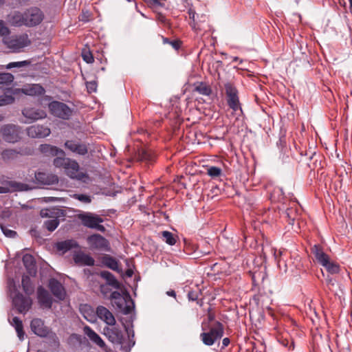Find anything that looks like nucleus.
I'll use <instances>...</instances> for the list:
<instances>
[{
	"mask_svg": "<svg viewBox=\"0 0 352 352\" xmlns=\"http://www.w3.org/2000/svg\"><path fill=\"white\" fill-rule=\"evenodd\" d=\"M10 296L12 305L19 314H25L32 308V300L29 296H25L17 291L13 279L9 281Z\"/></svg>",
	"mask_w": 352,
	"mask_h": 352,
	"instance_id": "f257e3e1",
	"label": "nucleus"
},
{
	"mask_svg": "<svg viewBox=\"0 0 352 352\" xmlns=\"http://www.w3.org/2000/svg\"><path fill=\"white\" fill-rule=\"evenodd\" d=\"M110 298L113 306L123 314H129L133 308V302L129 294L122 295L120 292L115 291L111 294Z\"/></svg>",
	"mask_w": 352,
	"mask_h": 352,
	"instance_id": "f03ea898",
	"label": "nucleus"
},
{
	"mask_svg": "<svg viewBox=\"0 0 352 352\" xmlns=\"http://www.w3.org/2000/svg\"><path fill=\"white\" fill-rule=\"evenodd\" d=\"M224 334V327L219 321H215L210 327L209 331L200 334V338L206 346L213 345L220 340Z\"/></svg>",
	"mask_w": 352,
	"mask_h": 352,
	"instance_id": "7ed1b4c3",
	"label": "nucleus"
},
{
	"mask_svg": "<svg viewBox=\"0 0 352 352\" xmlns=\"http://www.w3.org/2000/svg\"><path fill=\"white\" fill-rule=\"evenodd\" d=\"M3 42L13 52H19L31 43L27 34L5 36L3 38Z\"/></svg>",
	"mask_w": 352,
	"mask_h": 352,
	"instance_id": "20e7f679",
	"label": "nucleus"
},
{
	"mask_svg": "<svg viewBox=\"0 0 352 352\" xmlns=\"http://www.w3.org/2000/svg\"><path fill=\"white\" fill-rule=\"evenodd\" d=\"M226 100L228 107L234 112L242 111L239 101V91L234 83L228 82L224 85Z\"/></svg>",
	"mask_w": 352,
	"mask_h": 352,
	"instance_id": "39448f33",
	"label": "nucleus"
},
{
	"mask_svg": "<svg viewBox=\"0 0 352 352\" xmlns=\"http://www.w3.org/2000/svg\"><path fill=\"white\" fill-rule=\"evenodd\" d=\"M78 218L81 221L82 225L87 228L96 229L100 232L105 231V228L100 224L103 222V219L98 215L87 212L79 214Z\"/></svg>",
	"mask_w": 352,
	"mask_h": 352,
	"instance_id": "423d86ee",
	"label": "nucleus"
},
{
	"mask_svg": "<svg viewBox=\"0 0 352 352\" xmlns=\"http://www.w3.org/2000/svg\"><path fill=\"white\" fill-rule=\"evenodd\" d=\"M102 334L113 344L122 345L124 336L120 328L116 324L103 328Z\"/></svg>",
	"mask_w": 352,
	"mask_h": 352,
	"instance_id": "0eeeda50",
	"label": "nucleus"
},
{
	"mask_svg": "<svg viewBox=\"0 0 352 352\" xmlns=\"http://www.w3.org/2000/svg\"><path fill=\"white\" fill-rule=\"evenodd\" d=\"M25 20V26L34 27L40 24L43 19V12L36 7H32L27 9L24 12Z\"/></svg>",
	"mask_w": 352,
	"mask_h": 352,
	"instance_id": "6e6552de",
	"label": "nucleus"
},
{
	"mask_svg": "<svg viewBox=\"0 0 352 352\" xmlns=\"http://www.w3.org/2000/svg\"><path fill=\"white\" fill-rule=\"evenodd\" d=\"M21 128L14 124H6L1 127V133L3 139L10 143H15L20 139Z\"/></svg>",
	"mask_w": 352,
	"mask_h": 352,
	"instance_id": "1a4fd4ad",
	"label": "nucleus"
},
{
	"mask_svg": "<svg viewBox=\"0 0 352 352\" xmlns=\"http://www.w3.org/2000/svg\"><path fill=\"white\" fill-rule=\"evenodd\" d=\"M49 109L52 115L64 120L69 119L72 114V110L67 104L58 101L50 102Z\"/></svg>",
	"mask_w": 352,
	"mask_h": 352,
	"instance_id": "9d476101",
	"label": "nucleus"
},
{
	"mask_svg": "<svg viewBox=\"0 0 352 352\" xmlns=\"http://www.w3.org/2000/svg\"><path fill=\"white\" fill-rule=\"evenodd\" d=\"M87 243L91 249L100 251H110L108 240L100 234H94L88 236Z\"/></svg>",
	"mask_w": 352,
	"mask_h": 352,
	"instance_id": "9b49d317",
	"label": "nucleus"
},
{
	"mask_svg": "<svg viewBox=\"0 0 352 352\" xmlns=\"http://www.w3.org/2000/svg\"><path fill=\"white\" fill-rule=\"evenodd\" d=\"M64 146L66 149L78 155L85 156L89 151L88 144L78 140H67Z\"/></svg>",
	"mask_w": 352,
	"mask_h": 352,
	"instance_id": "f8f14e48",
	"label": "nucleus"
},
{
	"mask_svg": "<svg viewBox=\"0 0 352 352\" xmlns=\"http://www.w3.org/2000/svg\"><path fill=\"white\" fill-rule=\"evenodd\" d=\"M45 89L38 84H31L24 86L21 89H14L12 90L13 95L23 94L25 95L34 96L44 94Z\"/></svg>",
	"mask_w": 352,
	"mask_h": 352,
	"instance_id": "ddd939ff",
	"label": "nucleus"
},
{
	"mask_svg": "<svg viewBox=\"0 0 352 352\" xmlns=\"http://www.w3.org/2000/svg\"><path fill=\"white\" fill-rule=\"evenodd\" d=\"M27 135L31 138H44L50 135V129L43 125L34 124L26 129Z\"/></svg>",
	"mask_w": 352,
	"mask_h": 352,
	"instance_id": "4468645a",
	"label": "nucleus"
},
{
	"mask_svg": "<svg viewBox=\"0 0 352 352\" xmlns=\"http://www.w3.org/2000/svg\"><path fill=\"white\" fill-rule=\"evenodd\" d=\"M96 318L103 321L107 326L116 324V320L113 314L105 307L100 305L96 309Z\"/></svg>",
	"mask_w": 352,
	"mask_h": 352,
	"instance_id": "2eb2a0df",
	"label": "nucleus"
},
{
	"mask_svg": "<svg viewBox=\"0 0 352 352\" xmlns=\"http://www.w3.org/2000/svg\"><path fill=\"white\" fill-rule=\"evenodd\" d=\"M30 328L34 333L40 337H47L50 333L49 328L41 318H34L30 322Z\"/></svg>",
	"mask_w": 352,
	"mask_h": 352,
	"instance_id": "dca6fc26",
	"label": "nucleus"
},
{
	"mask_svg": "<svg viewBox=\"0 0 352 352\" xmlns=\"http://www.w3.org/2000/svg\"><path fill=\"white\" fill-rule=\"evenodd\" d=\"M64 170L66 175L72 179L81 180L85 177L84 173L80 171L78 163L74 160H70Z\"/></svg>",
	"mask_w": 352,
	"mask_h": 352,
	"instance_id": "f3484780",
	"label": "nucleus"
},
{
	"mask_svg": "<svg viewBox=\"0 0 352 352\" xmlns=\"http://www.w3.org/2000/svg\"><path fill=\"white\" fill-rule=\"evenodd\" d=\"M49 288L53 295L60 300L65 299L66 292L63 285L56 279L51 278L49 281Z\"/></svg>",
	"mask_w": 352,
	"mask_h": 352,
	"instance_id": "a211bd4d",
	"label": "nucleus"
},
{
	"mask_svg": "<svg viewBox=\"0 0 352 352\" xmlns=\"http://www.w3.org/2000/svg\"><path fill=\"white\" fill-rule=\"evenodd\" d=\"M22 114L25 118L28 119L30 122L43 119L47 116L45 111L33 107H27L23 109Z\"/></svg>",
	"mask_w": 352,
	"mask_h": 352,
	"instance_id": "6ab92c4d",
	"label": "nucleus"
},
{
	"mask_svg": "<svg viewBox=\"0 0 352 352\" xmlns=\"http://www.w3.org/2000/svg\"><path fill=\"white\" fill-rule=\"evenodd\" d=\"M37 298L41 307L50 309L52 305V298L49 292L42 286L37 289Z\"/></svg>",
	"mask_w": 352,
	"mask_h": 352,
	"instance_id": "aec40b11",
	"label": "nucleus"
},
{
	"mask_svg": "<svg viewBox=\"0 0 352 352\" xmlns=\"http://www.w3.org/2000/svg\"><path fill=\"white\" fill-rule=\"evenodd\" d=\"M73 259L74 263L80 266H93L95 263L94 259L91 256L81 251L75 252Z\"/></svg>",
	"mask_w": 352,
	"mask_h": 352,
	"instance_id": "412c9836",
	"label": "nucleus"
},
{
	"mask_svg": "<svg viewBox=\"0 0 352 352\" xmlns=\"http://www.w3.org/2000/svg\"><path fill=\"white\" fill-rule=\"evenodd\" d=\"M83 332L93 343L102 349L106 348L107 345L104 340L90 327L87 325L83 327Z\"/></svg>",
	"mask_w": 352,
	"mask_h": 352,
	"instance_id": "4be33fe9",
	"label": "nucleus"
},
{
	"mask_svg": "<svg viewBox=\"0 0 352 352\" xmlns=\"http://www.w3.org/2000/svg\"><path fill=\"white\" fill-rule=\"evenodd\" d=\"M35 179L38 183L43 185H52L58 182V177L56 175L43 172L35 173Z\"/></svg>",
	"mask_w": 352,
	"mask_h": 352,
	"instance_id": "5701e85b",
	"label": "nucleus"
},
{
	"mask_svg": "<svg viewBox=\"0 0 352 352\" xmlns=\"http://www.w3.org/2000/svg\"><path fill=\"white\" fill-rule=\"evenodd\" d=\"M24 16V12L14 11L8 15L7 21L10 25L14 27L25 26L26 23Z\"/></svg>",
	"mask_w": 352,
	"mask_h": 352,
	"instance_id": "b1692460",
	"label": "nucleus"
},
{
	"mask_svg": "<svg viewBox=\"0 0 352 352\" xmlns=\"http://www.w3.org/2000/svg\"><path fill=\"white\" fill-rule=\"evenodd\" d=\"M311 252L314 254L316 261L321 265H325L330 258L329 255L323 251L322 248L318 244L311 247Z\"/></svg>",
	"mask_w": 352,
	"mask_h": 352,
	"instance_id": "393cba45",
	"label": "nucleus"
},
{
	"mask_svg": "<svg viewBox=\"0 0 352 352\" xmlns=\"http://www.w3.org/2000/svg\"><path fill=\"white\" fill-rule=\"evenodd\" d=\"M27 272L32 276H34L37 272V267L34 258L30 254H25L22 258Z\"/></svg>",
	"mask_w": 352,
	"mask_h": 352,
	"instance_id": "a878e982",
	"label": "nucleus"
},
{
	"mask_svg": "<svg viewBox=\"0 0 352 352\" xmlns=\"http://www.w3.org/2000/svg\"><path fill=\"white\" fill-rule=\"evenodd\" d=\"M8 184L9 187L0 186V193H7L10 190L14 191H26L30 189L28 184L21 182L11 181L8 182Z\"/></svg>",
	"mask_w": 352,
	"mask_h": 352,
	"instance_id": "bb28decb",
	"label": "nucleus"
},
{
	"mask_svg": "<svg viewBox=\"0 0 352 352\" xmlns=\"http://www.w3.org/2000/svg\"><path fill=\"white\" fill-rule=\"evenodd\" d=\"M56 248L58 251H62L63 253H65L73 248H79V245L75 240L67 239L58 242L56 245Z\"/></svg>",
	"mask_w": 352,
	"mask_h": 352,
	"instance_id": "cd10ccee",
	"label": "nucleus"
},
{
	"mask_svg": "<svg viewBox=\"0 0 352 352\" xmlns=\"http://www.w3.org/2000/svg\"><path fill=\"white\" fill-rule=\"evenodd\" d=\"M80 312L88 322L94 323L96 321V314L90 306L85 305L80 307Z\"/></svg>",
	"mask_w": 352,
	"mask_h": 352,
	"instance_id": "c85d7f7f",
	"label": "nucleus"
},
{
	"mask_svg": "<svg viewBox=\"0 0 352 352\" xmlns=\"http://www.w3.org/2000/svg\"><path fill=\"white\" fill-rule=\"evenodd\" d=\"M102 263L104 265L109 267V269L118 272L119 271V263L113 256L106 254L102 257Z\"/></svg>",
	"mask_w": 352,
	"mask_h": 352,
	"instance_id": "c756f323",
	"label": "nucleus"
},
{
	"mask_svg": "<svg viewBox=\"0 0 352 352\" xmlns=\"http://www.w3.org/2000/svg\"><path fill=\"white\" fill-rule=\"evenodd\" d=\"M41 151L45 155H51L52 156L58 155L59 153L64 155V151L59 149L55 146L50 144H41L40 146Z\"/></svg>",
	"mask_w": 352,
	"mask_h": 352,
	"instance_id": "7c9ffc66",
	"label": "nucleus"
},
{
	"mask_svg": "<svg viewBox=\"0 0 352 352\" xmlns=\"http://www.w3.org/2000/svg\"><path fill=\"white\" fill-rule=\"evenodd\" d=\"M100 276L105 279L107 285L112 286L116 289L120 288V284L114 275L108 271H102L100 272Z\"/></svg>",
	"mask_w": 352,
	"mask_h": 352,
	"instance_id": "2f4dec72",
	"label": "nucleus"
},
{
	"mask_svg": "<svg viewBox=\"0 0 352 352\" xmlns=\"http://www.w3.org/2000/svg\"><path fill=\"white\" fill-rule=\"evenodd\" d=\"M11 324L14 327L19 340H23L25 332L23 331L22 320L19 318L15 316L12 318Z\"/></svg>",
	"mask_w": 352,
	"mask_h": 352,
	"instance_id": "473e14b6",
	"label": "nucleus"
},
{
	"mask_svg": "<svg viewBox=\"0 0 352 352\" xmlns=\"http://www.w3.org/2000/svg\"><path fill=\"white\" fill-rule=\"evenodd\" d=\"M21 285L23 292L27 295L29 296L34 293V287L29 276L23 275L22 276Z\"/></svg>",
	"mask_w": 352,
	"mask_h": 352,
	"instance_id": "72a5a7b5",
	"label": "nucleus"
},
{
	"mask_svg": "<svg viewBox=\"0 0 352 352\" xmlns=\"http://www.w3.org/2000/svg\"><path fill=\"white\" fill-rule=\"evenodd\" d=\"M195 91H197L199 94L204 95V96H209L210 95L212 92V89L209 85H208L206 82H199L195 88Z\"/></svg>",
	"mask_w": 352,
	"mask_h": 352,
	"instance_id": "f704fd0d",
	"label": "nucleus"
},
{
	"mask_svg": "<svg viewBox=\"0 0 352 352\" xmlns=\"http://www.w3.org/2000/svg\"><path fill=\"white\" fill-rule=\"evenodd\" d=\"M164 241L170 245H173L177 242V236L169 231H163L161 233Z\"/></svg>",
	"mask_w": 352,
	"mask_h": 352,
	"instance_id": "c9c22d12",
	"label": "nucleus"
},
{
	"mask_svg": "<svg viewBox=\"0 0 352 352\" xmlns=\"http://www.w3.org/2000/svg\"><path fill=\"white\" fill-rule=\"evenodd\" d=\"M19 154H20V152L16 150L6 149L1 153V156L4 160H10L16 159Z\"/></svg>",
	"mask_w": 352,
	"mask_h": 352,
	"instance_id": "e433bc0d",
	"label": "nucleus"
},
{
	"mask_svg": "<svg viewBox=\"0 0 352 352\" xmlns=\"http://www.w3.org/2000/svg\"><path fill=\"white\" fill-rule=\"evenodd\" d=\"M322 266L324 267L327 271L331 274H338L340 272L339 265L335 262H331L330 259L328 260L327 263Z\"/></svg>",
	"mask_w": 352,
	"mask_h": 352,
	"instance_id": "4c0bfd02",
	"label": "nucleus"
},
{
	"mask_svg": "<svg viewBox=\"0 0 352 352\" xmlns=\"http://www.w3.org/2000/svg\"><path fill=\"white\" fill-rule=\"evenodd\" d=\"M139 160L146 162L151 163L154 160V155L150 151L142 150L139 152Z\"/></svg>",
	"mask_w": 352,
	"mask_h": 352,
	"instance_id": "58836bf2",
	"label": "nucleus"
},
{
	"mask_svg": "<svg viewBox=\"0 0 352 352\" xmlns=\"http://www.w3.org/2000/svg\"><path fill=\"white\" fill-rule=\"evenodd\" d=\"M14 80V76L10 73H0V85H8Z\"/></svg>",
	"mask_w": 352,
	"mask_h": 352,
	"instance_id": "ea45409f",
	"label": "nucleus"
},
{
	"mask_svg": "<svg viewBox=\"0 0 352 352\" xmlns=\"http://www.w3.org/2000/svg\"><path fill=\"white\" fill-rule=\"evenodd\" d=\"M70 160L69 158L56 157L54 158L53 164L57 168H63L65 169Z\"/></svg>",
	"mask_w": 352,
	"mask_h": 352,
	"instance_id": "a19ab883",
	"label": "nucleus"
},
{
	"mask_svg": "<svg viewBox=\"0 0 352 352\" xmlns=\"http://www.w3.org/2000/svg\"><path fill=\"white\" fill-rule=\"evenodd\" d=\"M59 225V220L57 218L49 219L45 221L44 226L50 232H52L56 229Z\"/></svg>",
	"mask_w": 352,
	"mask_h": 352,
	"instance_id": "79ce46f5",
	"label": "nucleus"
},
{
	"mask_svg": "<svg viewBox=\"0 0 352 352\" xmlns=\"http://www.w3.org/2000/svg\"><path fill=\"white\" fill-rule=\"evenodd\" d=\"M12 94H8L7 93L0 96V106L7 105L12 104L14 101V98Z\"/></svg>",
	"mask_w": 352,
	"mask_h": 352,
	"instance_id": "37998d69",
	"label": "nucleus"
},
{
	"mask_svg": "<svg viewBox=\"0 0 352 352\" xmlns=\"http://www.w3.org/2000/svg\"><path fill=\"white\" fill-rule=\"evenodd\" d=\"M285 213L289 219V223H293L298 216L297 210L293 208H287Z\"/></svg>",
	"mask_w": 352,
	"mask_h": 352,
	"instance_id": "c03bdc74",
	"label": "nucleus"
},
{
	"mask_svg": "<svg viewBox=\"0 0 352 352\" xmlns=\"http://www.w3.org/2000/svg\"><path fill=\"white\" fill-rule=\"evenodd\" d=\"M207 173L212 178L221 176L222 170L220 168L217 166H210L207 169Z\"/></svg>",
	"mask_w": 352,
	"mask_h": 352,
	"instance_id": "a18cd8bd",
	"label": "nucleus"
},
{
	"mask_svg": "<svg viewBox=\"0 0 352 352\" xmlns=\"http://www.w3.org/2000/svg\"><path fill=\"white\" fill-rule=\"evenodd\" d=\"M72 197L84 204H89L91 201V197L85 194H74Z\"/></svg>",
	"mask_w": 352,
	"mask_h": 352,
	"instance_id": "49530a36",
	"label": "nucleus"
},
{
	"mask_svg": "<svg viewBox=\"0 0 352 352\" xmlns=\"http://www.w3.org/2000/svg\"><path fill=\"white\" fill-rule=\"evenodd\" d=\"M188 13L190 19H191L192 20V23H190V26L192 27V28L195 30H200L201 28H200L199 25L195 21V15H196L195 11L192 9H189Z\"/></svg>",
	"mask_w": 352,
	"mask_h": 352,
	"instance_id": "de8ad7c7",
	"label": "nucleus"
},
{
	"mask_svg": "<svg viewBox=\"0 0 352 352\" xmlns=\"http://www.w3.org/2000/svg\"><path fill=\"white\" fill-rule=\"evenodd\" d=\"M82 57L83 60L87 63H92L94 61V58L89 50H82Z\"/></svg>",
	"mask_w": 352,
	"mask_h": 352,
	"instance_id": "09e8293b",
	"label": "nucleus"
},
{
	"mask_svg": "<svg viewBox=\"0 0 352 352\" xmlns=\"http://www.w3.org/2000/svg\"><path fill=\"white\" fill-rule=\"evenodd\" d=\"M0 228L1 231L3 232V234L10 238H14L16 236V232L14 230H10L8 227L0 224Z\"/></svg>",
	"mask_w": 352,
	"mask_h": 352,
	"instance_id": "8fccbe9b",
	"label": "nucleus"
},
{
	"mask_svg": "<svg viewBox=\"0 0 352 352\" xmlns=\"http://www.w3.org/2000/svg\"><path fill=\"white\" fill-rule=\"evenodd\" d=\"M201 295V290L197 288L195 290H190L188 293V298L189 300L195 301Z\"/></svg>",
	"mask_w": 352,
	"mask_h": 352,
	"instance_id": "3c124183",
	"label": "nucleus"
},
{
	"mask_svg": "<svg viewBox=\"0 0 352 352\" xmlns=\"http://www.w3.org/2000/svg\"><path fill=\"white\" fill-rule=\"evenodd\" d=\"M27 65H28V62L25 60L19 61V62H12V63H10L9 64H8L6 66V68L8 69H12L14 67H21L25 66Z\"/></svg>",
	"mask_w": 352,
	"mask_h": 352,
	"instance_id": "603ef678",
	"label": "nucleus"
},
{
	"mask_svg": "<svg viewBox=\"0 0 352 352\" xmlns=\"http://www.w3.org/2000/svg\"><path fill=\"white\" fill-rule=\"evenodd\" d=\"M10 33V30L5 25L3 21L0 20V35L7 36Z\"/></svg>",
	"mask_w": 352,
	"mask_h": 352,
	"instance_id": "864d4df0",
	"label": "nucleus"
},
{
	"mask_svg": "<svg viewBox=\"0 0 352 352\" xmlns=\"http://www.w3.org/2000/svg\"><path fill=\"white\" fill-rule=\"evenodd\" d=\"M86 87L89 93L95 92L97 89V84L95 81L87 82Z\"/></svg>",
	"mask_w": 352,
	"mask_h": 352,
	"instance_id": "5fc2aeb1",
	"label": "nucleus"
},
{
	"mask_svg": "<svg viewBox=\"0 0 352 352\" xmlns=\"http://www.w3.org/2000/svg\"><path fill=\"white\" fill-rule=\"evenodd\" d=\"M89 14L88 11H82V14L80 16V21L83 22H87L89 20Z\"/></svg>",
	"mask_w": 352,
	"mask_h": 352,
	"instance_id": "6e6d98bb",
	"label": "nucleus"
},
{
	"mask_svg": "<svg viewBox=\"0 0 352 352\" xmlns=\"http://www.w3.org/2000/svg\"><path fill=\"white\" fill-rule=\"evenodd\" d=\"M175 50H178L180 46L181 43L179 41H170L169 43Z\"/></svg>",
	"mask_w": 352,
	"mask_h": 352,
	"instance_id": "4d7b16f0",
	"label": "nucleus"
},
{
	"mask_svg": "<svg viewBox=\"0 0 352 352\" xmlns=\"http://www.w3.org/2000/svg\"><path fill=\"white\" fill-rule=\"evenodd\" d=\"M214 318H215L214 314L213 313H211V312L210 311V310H209V311H208V322H211L214 321Z\"/></svg>",
	"mask_w": 352,
	"mask_h": 352,
	"instance_id": "13d9d810",
	"label": "nucleus"
},
{
	"mask_svg": "<svg viewBox=\"0 0 352 352\" xmlns=\"http://www.w3.org/2000/svg\"><path fill=\"white\" fill-rule=\"evenodd\" d=\"M230 342V340L228 338H223L222 340L223 347L228 346L229 345Z\"/></svg>",
	"mask_w": 352,
	"mask_h": 352,
	"instance_id": "bf43d9fd",
	"label": "nucleus"
},
{
	"mask_svg": "<svg viewBox=\"0 0 352 352\" xmlns=\"http://www.w3.org/2000/svg\"><path fill=\"white\" fill-rule=\"evenodd\" d=\"M41 216L42 217H47L49 216L48 214V210L47 209H43L41 210Z\"/></svg>",
	"mask_w": 352,
	"mask_h": 352,
	"instance_id": "052dcab7",
	"label": "nucleus"
},
{
	"mask_svg": "<svg viewBox=\"0 0 352 352\" xmlns=\"http://www.w3.org/2000/svg\"><path fill=\"white\" fill-rule=\"evenodd\" d=\"M125 274L127 277H131L133 274V272L132 270L131 269H128L126 272H125Z\"/></svg>",
	"mask_w": 352,
	"mask_h": 352,
	"instance_id": "680f3d73",
	"label": "nucleus"
},
{
	"mask_svg": "<svg viewBox=\"0 0 352 352\" xmlns=\"http://www.w3.org/2000/svg\"><path fill=\"white\" fill-rule=\"evenodd\" d=\"M166 294L169 296H173V297H175L176 296V293L174 290H170V291H168L166 292Z\"/></svg>",
	"mask_w": 352,
	"mask_h": 352,
	"instance_id": "e2e57ef3",
	"label": "nucleus"
},
{
	"mask_svg": "<svg viewBox=\"0 0 352 352\" xmlns=\"http://www.w3.org/2000/svg\"><path fill=\"white\" fill-rule=\"evenodd\" d=\"M327 282L328 284H330V285H334V282H333V280L332 279V278L328 276L327 278Z\"/></svg>",
	"mask_w": 352,
	"mask_h": 352,
	"instance_id": "0e129e2a",
	"label": "nucleus"
},
{
	"mask_svg": "<svg viewBox=\"0 0 352 352\" xmlns=\"http://www.w3.org/2000/svg\"><path fill=\"white\" fill-rule=\"evenodd\" d=\"M170 41L168 38L163 37V42H164V43L169 44Z\"/></svg>",
	"mask_w": 352,
	"mask_h": 352,
	"instance_id": "69168bd1",
	"label": "nucleus"
},
{
	"mask_svg": "<svg viewBox=\"0 0 352 352\" xmlns=\"http://www.w3.org/2000/svg\"><path fill=\"white\" fill-rule=\"evenodd\" d=\"M104 289H105V286H104V285H101V287H100V291H101L102 293H105V292H104Z\"/></svg>",
	"mask_w": 352,
	"mask_h": 352,
	"instance_id": "338daca9",
	"label": "nucleus"
},
{
	"mask_svg": "<svg viewBox=\"0 0 352 352\" xmlns=\"http://www.w3.org/2000/svg\"><path fill=\"white\" fill-rule=\"evenodd\" d=\"M350 8L352 10V0H349Z\"/></svg>",
	"mask_w": 352,
	"mask_h": 352,
	"instance_id": "774afa93",
	"label": "nucleus"
}]
</instances>
